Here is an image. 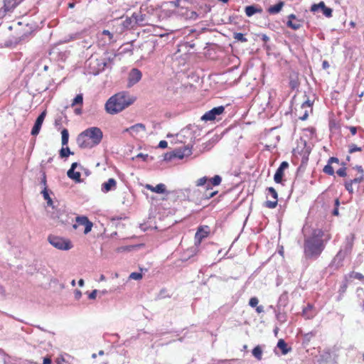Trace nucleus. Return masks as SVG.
<instances>
[{
	"label": "nucleus",
	"instance_id": "obj_21",
	"mask_svg": "<svg viewBox=\"0 0 364 364\" xmlns=\"http://www.w3.org/2000/svg\"><path fill=\"white\" fill-rule=\"evenodd\" d=\"M174 151L176 153V157L179 159H182L192 154L191 149L188 146H184L183 147L177 149Z\"/></svg>",
	"mask_w": 364,
	"mask_h": 364
},
{
	"label": "nucleus",
	"instance_id": "obj_2",
	"mask_svg": "<svg viewBox=\"0 0 364 364\" xmlns=\"http://www.w3.org/2000/svg\"><path fill=\"white\" fill-rule=\"evenodd\" d=\"M135 98L127 92H120L110 97L105 103V111L109 114H117L134 103Z\"/></svg>",
	"mask_w": 364,
	"mask_h": 364
},
{
	"label": "nucleus",
	"instance_id": "obj_28",
	"mask_svg": "<svg viewBox=\"0 0 364 364\" xmlns=\"http://www.w3.org/2000/svg\"><path fill=\"white\" fill-rule=\"evenodd\" d=\"M283 6H284V2L283 1H279L277 4L270 6L268 9V12L269 14H278L282 10Z\"/></svg>",
	"mask_w": 364,
	"mask_h": 364
},
{
	"label": "nucleus",
	"instance_id": "obj_30",
	"mask_svg": "<svg viewBox=\"0 0 364 364\" xmlns=\"http://www.w3.org/2000/svg\"><path fill=\"white\" fill-rule=\"evenodd\" d=\"M277 346L282 350V353L284 355L287 354L291 350V348H287V345L283 339L279 340Z\"/></svg>",
	"mask_w": 364,
	"mask_h": 364
},
{
	"label": "nucleus",
	"instance_id": "obj_11",
	"mask_svg": "<svg viewBox=\"0 0 364 364\" xmlns=\"http://www.w3.org/2000/svg\"><path fill=\"white\" fill-rule=\"evenodd\" d=\"M132 17L134 18L136 25L145 26L147 24H151L150 16L146 14L144 11H142L141 9L139 12H134L132 14Z\"/></svg>",
	"mask_w": 364,
	"mask_h": 364
},
{
	"label": "nucleus",
	"instance_id": "obj_55",
	"mask_svg": "<svg viewBox=\"0 0 364 364\" xmlns=\"http://www.w3.org/2000/svg\"><path fill=\"white\" fill-rule=\"evenodd\" d=\"M41 183L43 186V188L47 187L46 186V173H43V177L41 181Z\"/></svg>",
	"mask_w": 364,
	"mask_h": 364
},
{
	"label": "nucleus",
	"instance_id": "obj_20",
	"mask_svg": "<svg viewBox=\"0 0 364 364\" xmlns=\"http://www.w3.org/2000/svg\"><path fill=\"white\" fill-rule=\"evenodd\" d=\"M117 186V181L114 178H109L106 182L103 183L101 186V191L103 193H108L114 190Z\"/></svg>",
	"mask_w": 364,
	"mask_h": 364
},
{
	"label": "nucleus",
	"instance_id": "obj_32",
	"mask_svg": "<svg viewBox=\"0 0 364 364\" xmlns=\"http://www.w3.org/2000/svg\"><path fill=\"white\" fill-rule=\"evenodd\" d=\"M262 349L261 346H257L252 351V355L257 360H261L262 358Z\"/></svg>",
	"mask_w": 364,
	"mask_h": 364
},
{
	"label": "nucleus",
	"instance_id": "obj_52",
	"mask_svg": "<svg viewBox=\"0 0 364 364\" xmlns=\"http://www.w3.org/2000/svg\"><path fill=\"white\" fill-rule=\"evenodd\" d=\"M4 353L0 350V364H6Z\"/></svg>",
	"mask_w": 364,
	"mask_h": 364
},
{
	"label": "nucleus",
	"instance_id": "obj_35",
	"mask_svg": "<svg viewBox=\"0 0 364 364\" xmlns=\"http://www.w3.org/2000/svg\"><path fill=\"white\" fill-rule=\"evenodd\" d=\"M61 135H62V145L65 146L68 144V140H69V133H68V129H63L61 132Z\"/></svg>",
	"mask_w": 364,
	"mask_h": 364
},
{
	"label": "nucleus",
	"instance_id": "obj_57",
	"mask_svg": "<svg viewBox=\"0 0 364 364\" xmlns=\"http://www.w3.org/2000/svg\"><path fill=\"white\" fill-rule=\"evenodd\" d=\"M349 130L353 135L357 133V128L355 127H349Z\"/></svg>",
	"mask_w": 364,
	"mask_h": 364
},
{
	"label": "nucleus",
	"instance_id": "obj_44",
	"mask_svg": "<svg viewBox=\"0 0 364 364\" xmlns=\"http://www.w3.org/2000/svg\"><path fill=\"white\" fill-rule=\"evenodd\" d=\"M129 279L134 280H139L142 278V274L139 272H132L130 274Z\"/></svg>",
	"mask_w": 364,
	"mask_h": 364
},
{
	"label": "nucleus",
	"instance_id": "obj_5",
	"mask_svg": "<svg viewBox=\"0 0 364 364\" xmlns=\"http://www.w3.org/2000/svg\"><path fill=\"white\" fill-rule=\"evenodd\" d=\"M180 6V0L166 1L163 2L159 9V21L167 19L176 14V9Z\"/></svg>",
	"mask_w": 364,
	"mask_h": 364
},
{
	"label": "nucleus",
	"instance_id": "obj_23",
	"mask_svg": "<svg viewBox=\"0 0 364 364\" xmlns=\"http://www.w3.org/2000/svg\"><path fill=\"white\" fill-rule=\"evenodd\" d=\"M75 220L78 225L84 226V228H92L93 223L86 216H77Z\"/></svg>",
	"mask_w": 364,
	"mask_h": 364
},
{
	"label": "nucleus",
	"instance_id": "obj_26",
	"mask_svg": "<svg viewBox=\"0 0 364 364\" xmlns=\"http://www.w3.org/2000/svg\"><path fill=\"white\" fill-rule=\"evenodd\" d=\"M345 257L346 254L343 252L341 250L339 251L333 258L332 261V265H335L336 267H340L342 264V262Z\"/></svg>",
	"mask_w": 364,
	"mask_h": 364
},
{
	"label": "nucleus",
	"instance_id": "obj_31",
	"mask_svg": "<svg viewBox=\"0 0 364 364\" xmlns=\"http://www.w3.org/2000/svg\"><path fill=\"white\" fill-rule=\"evenodd\" d=\"M287 26L291 28V29L296 31L301 28V21L299 19H296L294 21L288 20L287 22Z\"/></svg>",
	"mask_w": 364,
	"mask_h": 364
},
{
	"label": "nucleus",
	"instance_id": "obj_22",
	"mask_svg": "<svg viewBox=\"0 0 364 364\" xmlns=\"http://www.w3.org/2000/svg\"><path fill=\"white\" fill-rule=\"evenodd\" d=\"M145 188L147 190H149V191H151L154 193H156L163 194V193H166V186L164 183H159L156 186H153L150 184H146L145 186Z\"/></svg>",
	"mask_w": 364,
	"mask_h": 364
},
{
	"label": "nucleus",
	"instance_id": "obj_25",
	"mask_svg": "<svg viewBox=\"0 0 364 364\" xmlns=\"http://www.w3.org/2000/svg\"><path fill=\"white\" fill-rule=\"evenodd\" d=\"M23 0H4L5 11H11L18 5Z\"/></svg>",
	"mask_w": 364,
	"mask_h": 364
},
{
	"label": "nucleus",
	"instance_id": "obj_18",
	"mask_svg": "<svg viewBox=\"0 0 364 364\" xmlns=\"http://www.w3.org/2000/svg\"><path fill=\"white\" fill-rule=\"evenodd\" d=\"M339 159L337 157H330L328 160L327 164L324 166L323 171L325 173L329 176H333L335 173L334 168L332 166L333 164H339Z\"/></svg>",
	"mask_w": 364,
	"mask_h": 364
},
{
	"label": "nucleus",
	"instance_id": "obj_56",
	"mask_svg": "<svg viewBox=\"0 0 364 364\" xmlns=\"http://www.w3.org/2000/svg\"><path fill=\"white\" fill-rule=\"evenodd\" d=\"M354 278L359 280H363L364 276L360 273L356 272L355 273Z\"/></svg>",
	"mask_w": 364,
	"mask_h": 364
},
{
	"label": "nucleus",
	"instance_id": "obj_16",
	"mask_svg": "<svg viewBox=\"0 0 364 364\" xmlns=\"http://www.w3.org/2000/svg\"><path fill=\"white\" fill-rule=\"evenodd\" d=\"M208 236V232L205 230V229H198L195 235V246L191 249V252H192V255L196 254V249L198 246L200 244L202 240Z\"/></svg>",
	"mask_w": 364,
	"mask_h": 364
},
{
	"label": "nucleus",
	"instance_id": "obj_62",
	"mask_svg": "<svg viewBox=\"0 0 364 364\" xmlns=\"http://www.w3.org/2000/svg\"><path fill=\"white\" fill-rule=\"evenodd\" d=\"M78 166V164L77 162H74L72 164L70 168L68 171H75V169Z\"/></svg>",
	"mask_w": 364,
	"mask_h": 364
},
{
	"label": "nucleus",
	"instance_id": "obj_37",
	"mask_svg": "<svg viewBox=\"0 0 364 364\" xmlns=\"http://www.w3.org/2000/svg\"><path fill=\"white\" fill-rule=\"evenodd\" d=\"M234 38L242 43L247 41V39L244 36V35L242 33H235Z\"/></svg>",
	"mask_w": 364,
	"mask_h": 364
},
{
	"label": "nucleus",
	"instance_id": "obj_45",
	"mask_svg": "<svg viewBox=\"0 0 364 364\" xmlns=\"http://www.w3.org/2000/svg\"><path fill=\"white\" fill-rule=\"evenodd\" d=\"M353 184L350 181H348L345 183V188L350 193H353Z\"/></svg>",
	"mask_w": 364,
	"mask_h": 364
},
{
	"label": "nucleus",
	"instance_id": "obj_64",
	"mask_svg": "<svg viewBox=\"0 0 364 364\" xmlns=\"http://www.w3.org/2000/svg\"><path fill=\"white\" fill-rule=\"evenodd\" d=\"M51 359L50 358H44L43 364H50Z\"/></svg>",
	"mask_w": 364,
	"mask_h": 364
},
{
	"label": "nucleus",
	"instance_id": "obj_38",
	"mask_svg": "<svg viewBox=\"0 0 364 364\" xmlns=\"http://www.w3.org/2000/svg\"><path fill=\"white\" fill-rule=\"evenodd\" d=\"M175 158H176V153L175 151H173L171 152L166 153L164 156V160L166 161H170Z\"/></svg>",
	"mask_w": 364,
	"mask_h": 364
},
{
	"label": "nucleus",
	"instance_id": "obj_47",
	"mask_svg": "<svg viewBox=\"0 0 364 364\" xmlns=\"http://www.w3.org/2000/svg\"><path fill=\"white\" fill-rule=\"evenodd\" d=\"M364 180V176L360 175V176H356L355 178L350 180L351 183H360L363 182Z\"/></svg>",
	"mask_w": 364,
	"mask_h": 364
},
{
	"label": "nucleus",
	"instance_id": "obj_13",
	"mask_svg": "<svg viewBox=\"0 0 364 364\" xmlns=\"http://www.w3.org/2000/svg\"><path fill=\"white\" fill-rule=\"evenodd\" d=\"M46 115V111L42 112L38 115V117L36 119L35 124H34V125H33V128L31 129V135L37 136L39 134L40 130H41V127H42V124H43V121L45 119Z\"/></svg>",
	"mask_w": 364,
	"mask_h": 364
},
{
	"label": "nucleus",
	"instance_id": "obj_48",
	"mask_svg": "<svg viewBox=\"0 0 364 364\" xmlns=\"http://www.w3.org/2000/svg\"><path fill=\"white\" fill-rule=\"evenodd\" d=\"M298 82L296 80L291 79L289 81L290 87L294 90L298 87Z\"/></svg>",
	"mask_w": 364,
	"mask_h": 364
},
{
	"label": "nucleus",
	"instance_id": "obj_27",
	"mask_svg": "<svg viewBox=\"0 0 364 364\" xmlns=\"http://www.w3.org/2000/svg\"><path fill=\"white\" fill-rule=\"evenodd\" d=\"M262 11V9L261 8H257L253 5L245 7V14L248 17H250L257 13H261Z\"/></svg>",
	"mask_w": 364,
	"mask_h": 364
},
{
	"label": "nucleus",
	"instance_id": "obj_34",
	"mask_svg": "<svg viewBox=\"0 0 364 364\" xmlns=\"http://www.w3.org/2000/svg\"><path fill=\"white\" fill-rule=\"evenodd\" d=\"M73 152L70 151L69 147H62L60 150V156L61 158H66L69 156L70 155H73Z\"/></svg>",
	"mask_w": 364,
	"mask_h": 364
},
{
	"label": "nucleus",
	"instance_id": "obj_40",
	"mask_svg": "<svg viewBox=\"0 0 364 364\" xmlns=\"http://www.w3.org/2000/svg\"><path fill=\"white\" fill-rule=\"evenodd\" d=\"M362 151V148L361 147H359L357 145L354 144H351L349 145V150H348V152L350 154H353L354 152H356V151Z\"/></svg>",
	"mask_w": 364,
	"mask_h": 364
},
{
	"label": "nucleus",
	"instance_id": "obj_8",
	"mask_svg": "<svg viewBox=\"0 0 364 364\" xmlns=\"http://www.w3.org/2000/svg\"><path fill=\"white\" fill-rule=\"evenodd\" d=\"M98 43L101 46L109 45L117 41L115 36L108 30H103L97 34Z\"/></svg>",
	"mask_w": 364,
	"mask_h": 364
},
{
	"label": "nucleus",
	"instance_id": "obj_42",
	"mask_svg": "<svg viewBox=\"0 0 364 364\" xmlns=\"http://www.w3.org/2000/svg\"><path fill=\"white\" fill-rule=\"evenodd\" d=\"M122 220V218H117V219H113V223H112V225H115V226H120V225H122V226H125L127 225V223H121L120 222ZM123 220L124 221H127V218H123Z\"/></svg>",
	"mask_w": 364,
	"mask_h": 364
},
{
	"label": "nucleus",
	"instance_id": "obj_51",
	"mask_svg": "<svg viewBox=\"0 0 364 364\" xmlns=\"http://www.w3.org/2000/svg\"><path fill=\"white\" fill-rule=\"evenodd\" d=\"M74 295H75V299L79 300L82 296V292L80 290L75 289L74 291Z\"/></svg>",
	"mask_w": 364,
	"mask_h": 364
},
{
	"label": "nucleus",
	"instance_id": "obj_3",
	"mask_svg": "<svg viewBox=\"0 0 364 364\" xmlns=\"http://www.w3.org/2000/svg\"><path fill=\"white\" fill-rule=\"evenodd\" d=\"M103 138L102 130L97 127L86 129L77 138V143L82 149H91L98 145Z\"/></svg>",
	"mask_w": 364,
	"mask_h": 364
},
{
	"label": "nucleus",
	"instance_id": "obj_59",
	"mask_svg": "<svg viewBox=\"0 0 364 364\" xmlns=\"http://www.w3.org/2000/svg\"><path fill=\"white\" fill-rule=\"evenodd\" d=\"M311 105H312V103L310 102V100H308L305 101V102L302 104L301 107H311Z\"/></svg>",
	"mask_w": 364,
	"mask_h": 364
},
{
	"label": "nucleus",
	"instance_id": "obj_36",
	"mask_svg": "<svg viewBox=\"0 0 364 364\" xmlns=\"http://www.w3.org/2000/svg\"><path fill=\"white\" fill-rule=\"evenodd\" d=\"M83 102V97L82 94L77 95L76 97L73 99L72 102V106H75L77 105H82Z\"/></svg>",
	"mask_w": 364,
	"mask_h": 364
},
{
	"label": "nucleus",
	"instance_id": "obj_53",
	"mask_svg": "<svg viewBox=\"0 0 364 364\" xmlns=\"http://www.w3.org/2000/svg\"><path fill=\"white\" fill-rule=\"evenodd\" d=\"M168 146V142L165 140H162L159 144V147L161 149H165Z\"/></svg>",
	"mask_w": 364,
	"mask_h": 364
},
{
	"label": "nucleus",
	"instance_id": "obj_61",
	"mask_svg": "<svg viewBox=\"0 0 364 364\" xmlns=\"http://www.w3.org/2000/svg\"><path fill=\"white\" fill-rule=\"evenodd\" d=\"M127 47L124 48V50H122L123 53L127 52V51H132V45L127 44Z\"/></svg>",
	"mask_w": 364,
	"mask_h": 364
},
{
	"label": "nucleus",
	"instance_id": "obj_9",
	"mask_svg": "<svg viewBox=\"0 0 364 364\" xmlns=\"http://www.w3.org/2000/svg\"><path fill=\"white\" fill-rule=\"evenodd\" d=\"M141 9L142 11H144L146 14H148L150 16V21H151V24L159 21V6L154 7L153 6L142 5L141 6Z\"/></svg>",
	"mask_w": 364,
	"mask_h": 364
},
{
	"label": "nucleus",
	"instance_id": "obj_63",
	"mask_svg": "<svg viewBox=\"0 0 364 364\" xmlns=\"http://www.w3.org/2000/svg\"><path fill=\"white\" fill-rule=\"evenodd\" d=\"M322 68L323 69H326V68H329V63H328V61H326V60L323 61Z\"/></svg>",
	"mask_w": 364,
	"mask_h": 364
},
{
	"label": "nucleus",
	"instance_id": "obj_1",
	"mask_svg": "<svg viewBox=\"0 0 364 364\" xmlns=\"http://www.w3.org/2000/svg\"><path fill=\"white\" fill-rule=\"evenodd\" d=\"M304 253L306 259H317L323 251L330 235L323 229H303Z\"/></svg>",
	"mask_w": 364,
	"mask_h": 364
},
{
	"label": "nucleus",
	"instance_id": "obj_29",
	"mask_svg": "<svg viewBox=\"0 0 364 364\" xmlns=\"http://www.w3.org/2000/svg\"><path fill=\"white\" fill-rule=\"evenodd\" d=\"M222 178L220 176L215 175L208 181L207 184V189H211L212 186H218L220 184Z\"/></svg>",
	"mask_w": 364,
	"mask_h": 364
},
{
	"label": "nucleus",
	"instance_id": "obj_14",
	"mask_svg": "<svg viewBox=\"0 0 364 364\" xmlns=\"http://www.w3.org/2000/svg\"><path fill=\"white\" fill-rule=\"evenodd\" d=\"M141 72L137 68H133L129 73L128 86L132 87L141 79Z\"/></svg>",
	"mask_w": 364,
	"mask_h": 364
},
{
	"label": "nucleus",
	"instance_id": "obj_7",
	"mask_svg": "<svg viewBox=\"0 0 364 364\" xmlns=\"http://www.w3.org/2000/svg\"><path fill=\"white\" fill-rule=\"evenodd\" d=\"M48 189L47 187L43 188L41 191V193L43 196V198L46 200L48 207L52 208L53 211V217L59 218L62 215V213L65 211L63 206L58 207V205H55L53 201L52 198L50 197Z\"/></svg>",
	"mask_w": 364,
	"mask_h": 364
},
{
	"label": "nucleus",
	"instance_id": "obj_12",
	"mask_svg": "<svg viewBox=\"0 0 364 364\" xmlns=\"http://www.w3.org/2000/svg\"><path fill=\"white\" fill-rule=\"evenodd\" d=\"M145 131V125L142 123H138L127 128L124 132H129L133 137L138 138L142 137V134H144Z\"/></svg>",
	"mask_w": 364,
	"mask_h": 364
},
{
	"label": "nucleus",
	"instance_id": "obj_10",
	"mask_svg": "<svg viewBox=\"0 0 364 364\" xmlns=\"http://www.w3.org/2000/svg\"><path fill=\"white\" fill-rule=\"evenodd\" d=\"M225 110L223 106H218L213 108L212 109L206 112L202 117L201 120L208 122L213 121L216 119L218 115L221 114Z\"/></svg>",
	"mask_w": 364,
	"mask_h": 364
},
{
	"label": "nucleus",
	"instance_id": "obj_24",
	"mask_svg": "<svg viewBox=\"0 0 364 364\" xmlns=\"http://www.w3.org/2000/svg\"><path fill=\"white\" fill-rule=\"evenodd\" d=\"M120 24L123 29L133 28L135 25H136L132 16L131 17H127L124 20L121 21Z\"/></svg>",
	"mask_w": 364,
	"mask_h": 364
},
{
	"label": "nucleus",
	"instance_id": "obj_60",
	"mask_svg": "<svg viewBox=\"0 0 364 364\" xmlns=\"http://www.w3.org/2000/svg\"><path fill=\"white\" fill-rule=\"evenodd\" d=\"M136 157L138 158H142L144 161H146V159L149 157L148 154H139Z\"/></svg>",
	"mask_w": 364,
	"mask_h": 364
},
{
	"label": "nucleus",
	"instance_id": "obj_4",
	"mask_svg": "<svg viewBox=\"0 0 364 364\" xmlns=\"http://www.w3.org/2000/svg\"><path fill=\"white\" fill-rule=\"evenodd\" d=\"M115 57V54L110 55L107 54L104 57L99 58L92 56L86 61V64L90 70L89 72L95 75H98L109 66Z\"/></svg>",
	"mask_w": 364,
	"mask_h": 364
},
{
	"label": "nucleus",
	"instance_id": "obj_41",
	"mask_svg": "<svg viewBox=\"0 0 364 364\" xmlns=\"http://www.w3.org/2000/svg\"><path fill=\"white\" fill-rule=\"evenodd\" d=\"M342 165H343V167H341L338 170H337L336 173L339 176L345 177V176H346V168L345 167L346 164L342 163Z\"/></svg>",
	"mask_w": 364,
	"mask_h": 364
},
{
	"label": "nucleus",
	"instance_id": "obj_50",
	"mask_svg": "<svg viewBox=\"0 0 364 364\" xmlns=\"http://www.w3.org/2000/svg\"><path fill=\"white\" fill-rule=\"evenodd\" d=\"M97 294V290L94 289L91 293L89 294L88 298L90 299H95Z\"/></svg>",
	"mask_w": 364,
	"mask_h": 364
},
{
	"label": "nucleus",
	"instance_id": "obj_39",
	"mask_svg": "<svg viewBox=\"0 0 364 364\" xmlns=\"http://www.w3.org/2000/svg\"><path fill=\"white\" fill-rule=\"evenodd\" d=\"M208 183V178L206 176L199 178L196 182V185L198 186H205V185L207 186Z\"/></svg>",
	"mask_w": 364,
	"mask_h": 364
},
{
	"label": "nucleus",
	"instance_id": "obj_54",
	"mask_svg": "<svg viewBox=\"0 0 364 364\" xmlns=\"http://www.w3.org/2000/svg\"><path fill=\"white\" fill-rule=\"evenodd\" d=\"M354 168L357 170L358 173H360V175L364 176V170L361 166H355Z\"/></svg>",
	"mask_w": 364,
	"mask_h": 364
},
{
	"label": "nucleus",
	"instance_id": "obj_19",
	"mask_svg": "<svg viewBox=\"0 0 364 364\" xmlns=\"http://www.w3.org/2000/svg\"><path fill=\"white\" fill-rule=\"evenodd\" d=\"M289 167V164L287 161H282L278 168L276 171V173L274 176V180L277 183H279L282 182V177L284 176V171Z\"/></svg>",
	"mask_w": 364,
	"mask_h": 364
},
{
	"label": "nucleus",
	"instance_id": "obj_33",
	"mask_svg": "<svg viewBox=\"0 0 364 364\" xmlns=\"http://www.w3.org/2000/svg\"><path fill=\"white\" fill-rule=\"evenodd\" d=\"M67 175L68 176L73 179V180H75V181L77 182H80V176H81V174L80 172L78 171H68L67 172Z\"/></svg>",
	"mask_w": 364,
	"mask_h": 364
},
{
	"label": "nucleus",
	"instance_id": "obj_46",
	"mask_svg": "<svg viewBox=\"0 0 364 364\" xmlns=\"http://www.w3.org/2000/svg\"><path fill=\"white\" fill-rule=\"evenodd\" d=\"M259 303V300L256 297H252L250 299V301H249V305L252 307H255L257 306Z\"/></svg>",
	"mask_w": 364,
	"mask_h": 364
},
{
	"label": "nucleus",
	"instance_id": "obj_15",
	"mask_svg": "<svg viewBox=\"0 0 364 364\" xmlns=\"http://www.w3.org/2000/svg\"><path fill=\"white\" fill-rule=\"evenodd\" d=\"M319 9L322 10L323 14L328 18L332 16V9L326 6L323 1H320L318 4H314L311 6V11L313 12L317 11Z\"/></svg>",
	"mask_w": 364,
	"mask_h": 364
},
{
	"label": "nucleus",
	"instance_id": "obj_58",
	"mask_svg": "<svg viewBox=\"0 0 364 364\" xmlns=\"http://www.w3.org/2000/svg\"><path fill=\"white\" fill-rule=\"evenodd\" d=\"M65 362V360L62 356L58 358V359H57V364H64Z\"/></svg>",
	"mask_w": 364,
	"mask_h": 364
},
{
	"label": "nucleus",
	"instance_id": "obj_17",
	"mask_svg": "<svg viewBox=\"0 0 364 364\" xmlns=\"http://www.w3.org/2000/svg\"><path fill=\"white\" fill-rule=\"evenodd\" d=\"M268 195L271 196V197L274 199V200H267L265 203V205L269 208H274L277 205L278 202V195L276 190L269 187L267 189Z\"/></svg>",
	"mask_w": 364,
	"mask_h": 364
},
{
	"label": "nucleus",
	"instance_id": "obj_6",
	"mask_svg": "<svg viewBox=\"0 0 364 364\" xmlns=\"http://www.w3.org/2000/svg\"><path fill=\"white\" fill-rule=\"evenodd\" d=\"M48 241L52 246L60 250H69L73 247L70 240L59 236L49 235Z\"/></svg>",
	"mask_w": 364,
	"mask_h": 364
},
{
	"label": "nucleus",
	"instance_id": "obj_49",
	"mask_svg": "<svg viewBox=\"0 0 364 364\" xmlns=\"http://www.w3.org/2000/svg\"><path fill=\"white\" fill-rule=\"evenodd\" d=\"M139 245H138L137 247H139ZM136 246H127V247H119L117 249V251L118 252H122V251H125V250H128V251H130L132 250V249H134Z\"/></svg>",
	"mask_w": 364,
	"mask_h": 364
},
{
	"label": "nucleus",
	"instance_id": "obj_43",
	"mask_svg": "<svg viewBox=\"0 0 364 364\" xmlns=\"http://www.w3.org/2000/svg\"><path fill=\"white\" fill-rule=\"evenodd\" d=\"M339 205H340V201L338 198H336L335 200V203H334V208L332 210V214L333 215H336V216H338V207H339Z\"/></svg>",
	"mask_w": 364,
	"mask_h": 364
}]
</instances>
